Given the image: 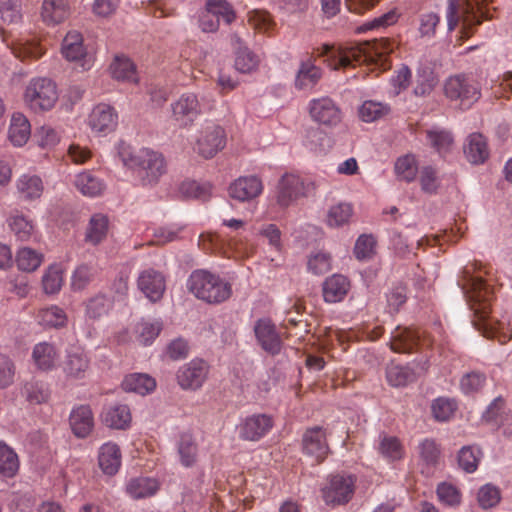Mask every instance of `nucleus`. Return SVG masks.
<instances>
[{
	"label": "nucleus",
	"instance_id": "1",
	"mask_svg": "<svg viewBox=\"0 0 512 512\" xmlns=\"http://www.w3.org/2000/svg\"><path fill=\"white\" fill-rule=\"evenodd\" d=\"M487 274V267L481 262L468 263L461 271L458 285L462 288L476 318L473 320L475 328L485 337L496 338L499 343L505 344L512 339V329L504 322L490 317L495 291L489 280L484 279V275Z\"/></svg>",
	"mask_w": 512,
	"mask_h": 512
},
{
	"label": "nucleus",
	"instance_id": "2",
	"mask_svg": "<svg viewBox=\"0 0 512 512\" xmlns=\"http://www.w3.org/2000/svg\"><path fill=\"white\" fill-rule=\"evenodd\" d=\"M398 47V43L390 38L374 39L349 46L323 44L314 52L323 57L327 65L333 69H347L367 64L386 70L390 68L388 56Z\"/></svg>",
	"mask_w": 512,
	"mask_h": 512
},
{
	"label": "nucleus",
	"instance_id": "3",
	"mask_svg": "<svg viewBox=\"0 0 512 512\" xmlns=\"http://www.w3.org/2000/svg\"><path fill=\"white\" fill-rule=\"evenodd\" d=\"M116 151L124 166L139 173L144 185L156 183L166 172L164 157L159 152L148 148L134 152L124 141L116 145Z\"/></svg>",
	"mask_w": 512,
	"mask_h": 512
},
{
	"label": "nucleus",
	"instance_id": "4",
	"mask_svg": "<svg viewBox=\"0 0 512 512\" xmlns=\"http://www.w3.org/2000/svg\"><path fill=\"white\" fill-rule=\"evenodd\" d=\"M490 0H447L446 20L448 31L462 23L461 38L468 39L483 19L491 18L487 4Z\"/></svg>",
	"mask_w": 512,
	"mask_h": 512
},
{
	"label": "nucleus",
	"instance_id": "5",
	"mask_svg": "<svg viewBox=\"0 0 512 512\" xmlns=\"http://www.w3.org/2000/svg\"><path fill=\"white\" fill-rule=\"evenodd\" d=\"M188 289L198 299L208 303H221L231 295V286L219 275L207 270H195L188 279Z\"/></svg>",
	"mask_w": 512,
	"mask_h": 512
},
{
	"label": "nucleus",
	"instance_id": "6",
	"mask_svg": "<svg viewBox=\"0 0 512 512\" xmlns=\"http://www.w3.org/2000/svg\"><path fill=\"white\" fill-rule=\"evenodd\" d=\"M59 91L57 84L48 77H34L25 86L23 101L34 113L51 111L57 104Z\"/></svg>",
	"mask_w": 512,
	"mask_h": 512
},
{
	"label": "nucleus",
	"instance_id": "7",
	"mask_svg": "<svg viewBox=\"0 0 512 512\" xmlns=\"http://www.w3.org/2000/svg\"><path fill=\"white\" fill-rule=\"evenodd\" d=\"M226 145V132L222 126L205 121L198 130L194 151L205 159L213 158Z\"/></svg>",
	"mask_w": 512,
	"mask_h": 512
},
{
	"label": "nucleus",
	"instance_id": "8",
	"mask_svg": "<svg viewBox=\"0 0 512 512\" xmlns=\"http://www.w3.org/2000/svg\"><path fill=\"white\" fill-rule=\"evenodd\" d=\"M444 93L452 101H459L462 109H469L479 98L478 83L464 75L449 77L444 84Z\"/></svg>",
	"mask_w": 512,
	"mask_h": 512
},
{
	"label": "nucleus",
	"instance_id": "9",
	"mask_svg": "<svg viewBox=\"0 0 512 512\" xmlns=\"http://www.w3.org/2000/svg\"><path fill=\"white\" fill-rule=\"evenodd\" d=\"M307 112L312 122L326 128L337 127L343 119L340 106L329 96L312 98L308 102Z\"/></svg>",
	"mask_w": 512,
	"mask_h": 512
},
{
	"label": "nucleus",
	"instance_id": "10",
	"mask_svg": "<svg viewBox=\"0 0 512 512\" xmlns=\"http://www.w3.org/2000/svg\"><path fill=\"white\" fill-rule=\"evenodd\" d=\"M171 120L179 128H190L202 114V106L196 94L186 92L170 104Z\"/></svg>",
	"mask_w": 512,
	"mask_h": 512
},
{
	"label": "nucleus",
	"instance_id": "11",
	"mask_svg": "<svg viewBox=\"0 0 512 512\" xmlns=\"http://www.w3.org/2000/svg\"><path fill=\"white\" fill-rule=\"evenodd\" d=\"M210 373L209 364L200 358H194L181 365L175 374L176 382L184 391H198L206 383Z\"/></svg>",
	"mask_w": 512,
	"mask_h": 512
},
{
	"label": "nucleus",
	"instance_id": "12",
	"mask_svg": "<svg viewBox=\"0 0 512 512\" xmlns=\"http://www.w3.org/2000/svg\"><path fill=\"white\" fill-rule=\"evenodd\" d=\"M432 341L423 331L397 327L392 333L390 346L394 352L411 353L419 348L429 347Z\"/></svg>",
	"mask_w": 512,
	"mask_h": 512
},
{
	"label": "nucleus",
	"instance_id": "13",
	"mask_svg": "<svg viewBox=\"0 0 512 512\" xmlns=\"http://www.w3.org/2000/svg\"><path fill=\"white\" fill-rule=\"evenodd\" d=\"M355 478L352 475H333L323 487L322 494L327 504H345L354 494Z\"/></svg>",
	"mask_w": 512,
	"mask_h": 512
},
{
	"label": "nucleus",
	"instance_id": "14",
	"mask_svg": "<svg viewBox=\"0 0 512 512\" xmlns=\"http://www.w3.org/2000/svg\"><path fill=\"white\" fill-rule=\"evenodd\" d=\"M90 369V358L85 349L78 345H71L65 351L62 370L67 379L82 380Z\"/></svg>",
	"mask_w": 512,
	"mask_h": 512
},
{
	"label": "nucleus",
	"instance_id": "15",
	"mask_svg": "<svg viewBox=\"0 0 512 512\" xmlns=\"http://www.w3.org/2000/svg\"><path fill=\"white\" fill-rule=\"evenodd\" d=\"M304 195L305 184L302 178L294 173H285L276 186L275 201L281 208H287Z\"/></svg>",
	"mask_w": 512,
	"mask_h": 512
},
{
	"label": "nucleus",
	"instance_id": "16",
	"mask_svg": "<svg viewBox=\"0 0 512 512\" xmlns=\"http://www.w3.org/2000/svg\"><path fill=\"white\" fill-rule=\"evenodd\" d=\"M87 123L94 134L107 136L115 131L118 125V113L114 107L100 103L92 109Z\"/></svg>",
	"mask_w": 512,
	"mask_h": 512
},
{
	"label": "nucleus",
	"instance_id": "17",
	"mask_svg": "<svg viewBox=\"0 0 512 512\" xmlns=\"http://www.w3.org/2000/svg\"><path fill=\"white\" fill-rule=\"evenodd\" d=\"M274 421L267 414H253L245 417L238 425L239 438L245 441H259L273 428Z\"/></svg>",
	"mask_w": 512,
	"mask_h": 512
},
{
	"label": "nucleus",
	"instance_id": "18",
	"mask_svg": "<svg viewBox=\"0 0 512 512\" xmlns=\"http://www.w3.org/2000/svg\"><path fill=\"white\" fill-rule=\"evenodd\" d=\"M61 54L67 61L79 63L83 70H89L93 65L84 47L83 36L76 30H71L65 35L61 44Z\"/></svg>",
	"mask_w": 512,
	"mask_h": 512
},
{
	"label": "nucleus",
	"instance_id": "19",
	"mask_svg": "<svg viewBox=\"0 0 512 512\" xmlns=\"http://www.w3.org/2000/svg\"><path fill=\"white\" fill-rule=\"evenodd\" d=\"M264 190L262 180L255 175L240 176L228 188L229 196L239 202H251Z\"/></svg>",
	"mask_w": 512,
	"mask_h": 512
},
{
	"label": "nucleus",
	"instance_id": "20",
	"mask_svg": "<svg viewBox=\"0 0 512 512\" xmlns=\"http://www.w3.org/2000/svg\"><path fill=\"white\" fill-rule=\"evenodd\" d=\"M137 286L146 298L155 303L160 301L164 295L166 280L160 271L147 268L140 272Z\"/></svg>",
	"mask_w": 512,
	"mask_h": 512
},
{
	"label": "nucleus",
	"instance_id": "21",
	"mask_svg": "<svg viewBox=\"0 0 512 512\" xmlns=\"http://www.w3.org/2000/svg\"><path fill=\"white\" fill-rule=\"evenodd\" d=\"M254 333L261 348L271 354L277 355L282 349V341L275 325L269 319H259L254 326Z\"/></svg>",
	"mask_w": 512,
	"mask_h": 512
},
{
	"label": "nucleus",
	"instance_id": "22",
	"mask_svg": "<svg viewBox=\"0 0 512 512\" xmlns=\"http://www.w3.org/2000/svg\"><path fill=\"white\" fill-rule=\"evenodd\" d=\"M3 41L7 44V47L10 48L13 55L21 61L37 60L46 53V48L36 37L19 38L8 41V39L3 36Z\"/></svg>",
	"mask_w": 512,
	"mask_h": 512
},
{
	"label": "nucleus",
	"instance_id": "23",
	"mask_svg": "<svg viewBox=\"0 0 512 512\" xmlns=\"http://www.w3.org/2000/svg\"><path fill=\"white\" fill-rule=\"evenodd\" d=\"M72 14L70 0H43L40 17L47 26L64 23Z\"/></svg>",
	"mask_w": 512,
	"mask_h": 512
},
{
	"label": "nucleus",
	"instance_id": "24",
	"mask_svg": "<svg viewBox=\"0 0 512 512\" xmlns=\"http://www.w3.org/2000/svg\"><path fill=\"white\" fill-rule=\"evenodd\" d=\"M303 451L313 457L317 463L322 462L329 452L325 431L321 427L308 429L303 436Z\"/></svg>",
	"mask_w": 512,
	"mask_h": 512
},
{
	"label": "nucleus",
	"instance_id": "25",
	"mask_svg": "<svg viewBox=\"0 0 512 512\" xmlns=\"http://www.w3.org/2000/svg\"><path fill=\"white\" fill-rule=\"evenodd\" d=\"M230 42L235 49V69L240 73L255 71L260 64V57L250 50L237 34L230 36Z\"/></svg>",
	"mask_w": 512,
	"mask_h": 512
},
{
	"label": "nucleus",
	"instance_id": "26",
	"mask_svg": "<svg viewBox=\"0 0 512 512\" xmlns=\"http://www.w3.org/2000/svg\"><path fill=\"white\" fill-rule=\"evenodd\" d=\"M101 419L109 428L125 430L130 426L132 417L127 405L113 404L103 409Z\"/></svg>",
	"mask_w": 512,
	"mask_h": 512
},
{
	"label": "nucleus",
	"instance_id": "27",
	"mask_svg": "<svg viewBox=\"0 0 512 512\" xmlns=\"http://www.w3.org/2000/svg\"><path fill=\"white\" fill-rule=\"evenodd\" d=\"M483 417L487 422L498 425L505 436H512V411H505L504 401L501 398L495 399L489 405Z\"/></svg>",
	"mask_w": 512,
	"mask_h": 512
},
{
	"label": "nucleus",
	"instance_id": "28",
	"mask_svg": "<svg viewBox=\"0 0 512 512\" xmlns=\"http://www.w3.org/2000/svg\"><path fill=\"white\" fill-rule=\"evenodd\" d=\"M350 281L341 274H333L323 283V298L327 303H337L344 300L350 290Z\"/></svg>",
	"mask_w": 512,
	"mask_h": 512
},
{
	"label": "nucleus",
	"instance_id": "29",
	"mask_svg": "<svg viewBox=\"0 0 512 512\" xmlns=\"http://www.w3.org/2000/svg\"><path fill=\"white\" fill-rule=\"evenodd\" d=\"M69 421L74 435L78 438L87 437L94 427L93 413L88 405H80L74 408Z\"/></svg>",
	"mask_w": 512,
	"mask_h": 512
},
{
	"label": "nucleus",
	"instance_id": "30",
	"mask_svg": "<svg viewBox=\"0 0 512 512\" xmlns=\"http://www.w3.org/2000/svg\"><path fill=\"white\" fill-rule=\"evenodd\" d=\"M59 354L54 344L49 342L37 343L32 350V360L41 371L53 370L58 362Z\"/></svg>",
	"mask_w": 512,
	"mask_h": 512
},
{
	"label": "nucleus",
	"instance_id": "31",
	"mask_svg": "<svg viewBox=\"0 0 512 512\" xmlns=\"http://www.w3.org/2000/svg\"><path fill=\"white\" fill-rule=\"evenodd\" d=\"M31 136V124L28 118L20 113H13L8 129V139L16 147L24 146Z\"/></svg>",
	"mask_w": 512,
	"mask_h": 512
},
{
	"label": "nucleus",
	"instance_id": "32",
	"mask_svg": "<svg viewBox=\"0 0 512 512\" xmlns=\"http://www.w3.org/2000/svg\"><path fill=\"white\" fill-rule=\"evenodd\" d=\"M109 218L103 213L93 214L87 224L85 231V241L94 246L102 243L109 232Z\"/></svg>",
	"mask_w": 512,
	"mask_h": 512
},
{
	"label": "nucleus",
	"instance_id": "33",
	"mask_svg": "<svg viewBox=\"0 0 512 512\" xmlns=\"http://www.w3.org/2000/svg\"><path fill=\"white\" fill-rule=\"evenodd\" d=\"M98 462L104 474L115 475L121 466V452L117 444L104 443L99 450Z\"/></svg>",
	"mask_w": 512,
	"mask_h": 512
},
{
	"label": "nucleus",
	"instance_id": "34",
	"mask_svg": "<svg viewBox=\"0 0 512 512\" xmlns=\"http://www.w3.org/2000/svg\"><path fill=\"white\" fill-rule=\"evenodd\" d=\"M322 70L315 65L314 60H303L295 78V87L299 90L312 89L321 79Z\"/></svg>",
	"mask_w": 512,
	"mask_h": 512
},
{
	"label": "nucleus",
	"instance_id": "35",
	"mask_svg": "<svg viewBox=\"0 0 512 512\" xmlns=\"http://www.w3.org/2000/svg\"><path fill=\"white\" fill-rule=\"evenodd\" d=\"M16 189L19 198L31 201L41 197L44 185L39 176L23 174L16 181Z\"/></svg>",
	"mask_w": 512,
	"mask_h": 512
},
{
	"label": "nucleus",
	"instance_id": "36",
	"mask_svg": "<svg viewBox=\"0 0 512 512\" xmlns=\"http://www.w3.org/2000/svg\"><path fill=\"white\" fill-rule=\"evenodd\" d=\"M163 329V322L160 319H142L134 328L136 341L143 345H151L160 335Z\"/></svg>",
	"mask_w": 512,
	"mask_h": 512
},
{
	"label": "nucleus",
	"instance_id": "37",
	"mask_svg": "<svg viewBox=\"0 0 512 512\" xmlns=\"http://www.w3.org/2000/svg\"><path fill=\"white\" fill-rule=\"evenodd\" d=\"M110 72L114 79L129 83H138V74L135 64L124 55L115 56L110 65Z\"/></svg>",
	"mask_w": 512,
	"mask_h": 512
},
{
	"label": "nucleus",
	"instance_id": "38",
	"mask_svg": "<svg viewBox=\"0 0 512 512\" xmlns=\"http://www.w3.org/2000/svg\"><path fill=\"white\" fill-rule=\"evenodd\" d=\"M74 184L81 194L88 197L100 196L106 188L103 180L89 171L79 173Z\"/></svg>",
	"mask_w": 512,
	"mask_h": 512
},
{
	"label": "nucleus",
	"instance_id": "39",
	"mask_svg": "<svg viewBox=\"0 0 512 512\" xmlns=\"http://www.w3.org/2000/svg\"><path fill=\"white\" fill-rule=\"evenodd\" d=\"M464 152L471 163H484L489 157V150L485 137L479 133L471 134L467 139Z\"/></svg>",
	"mask_w": 512,
	"mask_h": 512
},
{
	"label": "nucleus",
	"instance_id": "40",
	"mask_svg": "<svg viewBox=\"0 0 512 512\" xmlns=\"http://www.w3.org/2000/svg\"><path fill=\"white\" fill-rule=\"evenodd\" d=\"M353 215L354 208L351 203L339 202L328 209L325 223L330 228H340L348 225Z\"/></svg>",
	"mask_w": 512,
	"mask_h": 512
},
{
	"label": "nucleus",
	"instance_id": "41",
	"mask_svg": "<svg viewBox=\"0 0 512 512\" xmlns=\"http://www.w3.org/2000/svg\"><path fill=\"white\" fill-rule=\"evenodd\" d=\"M122 387L125 391L146 395L156 388V381L148 374L133 373L124 378Z\"/></svg>",
	"mask_w": 512,
	"mask_h": 512
},
{
	"label": "nucleus",
	"instance_id": "42",
	"mask_svg": "<svg viewBox=\"0 0 512 512\" xmlns=\"http://www.w3.org/2000/svg\"><path fill=\"white\" fill-rule=\"evenodd\" d=\"M159 489V483L154 478H134L127 484V493L133 499H141L153 496Z\"/></svg>",
	"mask_w": 512,
	"mask_h": 512
},
{
	"label": "nucleus",
	"instance_id": "43",
	"mask_svg": "<svg viewBox=\"0 0 512 512\" xmlns=\"http://www.w3.org/2000/svg\"><path fill=\"white\" fill-rule=\"evenodd\" d=\"M36 318L40 325L49 328L64 327L68 320L65 311L56 305L39 309Z\"/></svg>",
	"mask_w": 512,
	"mask_h": 512
},
{
	"label": "nucleus",
	"instance_id": "44",
	"mask_svg": "<svg viewBox=\"0 0 512 512\" xmlns=\"http://www.w3.org/2000/svg\"><path fill=\"white\" fill-rule=\"evenodd\" d=\"M177 451L180 463L184 467H191L197 461L198 447L193 436L189 433H183L177 444Z\"/></svg>",
	"mask_w": 512,
	"mask_h": 512
},
{
	"label": "nucleus",
	"instance_id": "45",
	"mask_svg": "<svg viewBox=\"0 0 512 512\" xmlns=\"http://www.w3.org/2000/svg\"><path fill=\"white\" fill-rule=\"evenodd\" d=\"M378 451L388 461L401 460L405 455L400 440L395 436L386 434L379 437Z\"/></svg>",
	"mask_w": 512,
	"mask_h": 512
},
{
	"label": "nucleus",
	"instance_id": "46",
	"mask_svg": "<svg viewBox=\"0 0 512 512\" xmlns=\"http://www.w3.org/2000/svg\"><path fill=\"white\" fill-rule=\"evenodd\" d=\"M112 309V301L104 294H97L85 303V316L89 320H99Z\"/></svg>",
	"mask_w": 512,
	"mask_h": 512
},
{
	"label": "nucleus",
	"instance_id": "47",
	"mask_svg": "<svg viewBox=\"0 0 512 512\" xmlns=\"http://www.w3.org/2000/svg\"><path fill=\"white\" fill-rule=\"evenodd\" d=\"M21 395L30 404H42L48 401L50 391L44 382L31 380L24 384Z\"/></svg>",
	"mask_w": 512,
	"mask_h": 512
},
{
	"label": "nucleus",
	"instance_id": "48",
	"mask_svg": "<svg viewBox=\"0 0 512 512\" xmlns=\"http://www.w3.org/2000/svg\"><path fill=\"white\" fill-rule=\"evenodd\" d=\"M19 465L15 451L0 441V474L6 478H12L17 474Z\"/></svg>",
	"mask_w": 512,
	"mask_h": 512
},
{
	"label": "nucleus",
	"instance_id": "49",
	"mask_svg": "<svg viewBox=\"0 0 512 512\" xmlns=\"http://www.w3.org/2000/svg\"><path fill=\"white\" fill-rule=\"evenodd\" d=\"M390 111L391 108L388 104L367 100L360 106L358 115L362 121L371 123L388 115Z\"/></svg>",
	"mask_w": 512,
	"mask_h": 512
},
{
	"label": "nucleus",
	"instance_id": "50",
	"mask_svg": "<svg viewBox=\"0 0 512 512\" xmlns=\"http://www.w3.org/2000/svg\"><path fill=\"white\" fill-rule=\"evenodd\" d=\"M417 450L420 460L424 465L434 467L438 464L441 455V448L436 440L432 438L423 439L419 442Z\"/></svg>",
	"mask_w": 512,
	"mask_h": 512
},
{
	"label": "nucleus",
	"instance_id": "51",
	"mask_svg": "<svg viewBox=\"0 0 512 512\" xmlns=\"http://www.w3.org/2000/svg\"><path fill=\"white\" fill-rule=\"evenodd\" d=\"M438 84L437 75L429 68L420 69L417 72L414 94L420 97L429 96Z\"/></svg>",
	"mask_w": 512,
	"mask_h": 512
},
{
	"label": "nucleus",
	"instance_id": "52",
	"mask_svg": "<svg viewBox=\"0 0 512 512\" xmlns=\"http://www.w3.org/2000/svg\"><path fill=\"white\" fill-rule=\"evenodd\" d=\"M42 261L43 255L28 247L19 249L16 255L17 267L25 272L35 271L39 268Z\"/></svg>",
	"mask_w": 512,
	"mask_h": 512
},
{
	"label": "nucleus",
	"instance_id": "53",
	"mask_svg": "<svg viewBox=\"0 0 512 512\" xmlns=\"http://www.w3.org/2000/svg\"><path fill=\"white\" fill-rule=\"evenodd\" d=\"M457 410V403L454 399L438 397L431 404V412L436 421H449Z\"/></svg>",
	"mask_w": 512,
	"mask_h": 512
},
{
	"label": "nucleus",
	"instance_id": "54",
	"mask_svg": "<svg viewBox=\"0 0 512 512\" xmlns=\"http://www.w3.org/2000/svg\"><path fill=\"white\" fill-rule=\"evenodd\" d=\"M436 495L438 501L448 507H458L462 502V493L458 487L449 482H441L437 485Z\"/></svg>",
	"mask_w": 512,
	"mask_h": 512
},
{
	"label": "nucleus",
	"instance_id": "55",
	"mask_svg": "<svg viewBox=\"0 0 512 512\" xmlns=\"http://www.w3.org/2000/svg\"><path fill=\"white\" fill-rule=\"evenodd\" d=\"M9 226L16 238L20 241H29L35 238L33 223L23 215H14L9 219Z\"/></svg>",
	"mask_w": 512,
	"mask_h": 512
},
{
	"label": "nucleus",
	"instance_id": "56",
	"mask_svg": "<svg viewBox=\"0 0 512 512\" xmlns=\"http://www.w3.org/2000/svg\"><path fill=\"white\" fill-rule=\"evenodd\" d=\"M441 22V17L435 12H424L418 17V34L420 38L432 39L436 35V29Z\"/></svg>",
	"mask_w": 512,
	"mask_h": 512
},
{
	"label": "nucleus",
	"instance_id": "57",
	"mask_svg": "<svg viewBox=\"0 0 512 512\" xmlns=\"http://www.w3.org/2000/svg\"><path fill=\"white\" fill-rule=\"evenodd\" d=\"M304 145L315 153H322L326 150L329 144L327 134L320 128L310 127L305 131Z\"/></svg>",
	"mask_w": 512,
	"mask_h": 512
},
{
	"label": "nucleus",
	"instance_id": "58",
	"mask_svg": "<svg viewBox=\"0 0 512 512\" xmlns=\"http://www.w3.org/2000/svg\"><path fill=\"white\" fill-rule=\"evenodd\" d=\"M426 138L429 145L440 154L447 152L453 143L451 133L444 129L433 128L427 130Z\"/></svg>",
	"mask_w": 512,
	"mask_h": 512
},
{
	"label": "nucleus",
	"instance_id": "59",
	"mask_svg": "<svg viewBox=\"0 0 512 512\" xmlns=\"http://www.w3.org/2000/svg\"><path fill=\"white\" fill-rule=\"evenodd\" d=\"M481 457V451L475 446H464L458 453V465L466 473L476 471Z\"/></svg>",
	"mask_w": 512,
	"mask_h": 512
},
{
	"label": "nucleus",
	"instance_id": "60",
	"mask_svg": "<svg viewBox=\"0 0 512 512\" xmlns=\"http://www.w3.org/2000/svg\"><path fill=\"white\" fill-rule=\"evenodd\" d=\"M418 172L417 162L413 155L399 157L395 163V173L398 178L411 182Z\"/></svg>",
	"mask_w": 512,
	"mask_h": 512
},
{
	"label": "nucleus",
	"instance_id": "61",
	"mask_svg": "<svg viewBox=\"0 0 512 512\" xmlns=\"http://www.w3.org/2000/svg\"><path fill=\"white\" fill-rule=\"evenodd\" d=\"M0 19L6 24L21 21V3L19 0H0Z\"/></svg>",
	"mask_w": 512,
	"mask_h": 512
},
{
	"label": "nucleus",
	"instance_id": "62",
	"mask_svg": "<svg viewBox=\"0 0 512 512\" xmlns=\"http://www.w3.org/2000/svg\"><path fill=\"white\" fill-rule=\"evenodd\" d=\"M206 9L218 19L221 17L227 24L232 23L236 18L233 7L226 0H207Z\"/></svg>",
	"mask_w": 512,
	"mask_h": 512
},
{
	"label": "nucleus",
	"instance_id": "63",
	"mask_svg": "<svg viewBox=\"0 0 512 512\" xmlns=\"http://www.w3.org/2000/svg\"><path fill=\"white\" fill-rule=\"evenodd\" d=\"M95 270L88 264L79 265L72 274L71 287L75 291H80L86 288L93 280Z\"/></svg>",
	"mask_w": 512,
	"mask_h": 512
},
{
	"label": "nucleus",
	"instance_id": "64",
	"mask_svg": "<svg viewBox=\"0 0 512 512\" xmlns=\"http://www.w3.org/2000/svg\"><path fill=\"white\" fill-rule=\"evenodd\" d=\"M501 499L500 490L492 484L483 485L477 493V500L483 509H488L496 506Z\"/></svg>",
	"mask_w": 512,
	"mask_h": 512
}]
</instances>
